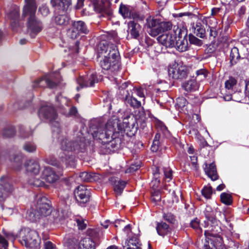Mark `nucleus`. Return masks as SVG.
I'll return each instance as SVG.
<instances>
[{"instance_id":"49","label":"nucleus","mask_w":249,"mask_h":249,"mask_svg":"<svg viewBox=\"0 0 249 249\" xmlns=\"http://www.w3.org/2000/svg\"><path fill=\"white\" fill-rule=\"evenodd\" d=\"M212 188L211 186H206L201 190L202 196L206 199H210L212 195Z\"/></svg>"},{"instance_id":"25","label":"nucleus","mask_w":249,"mask_h":249,"mask_svg":"<svg viewBox=\"0 0 249 249\" xmlns=\"http://www.w3.org/2000/svg\"><path fill=\"white\" fill-rule=\"evenodd\" d=\"M204 170L205 174L213 180L214 181L218 179V176L217 173L216 168L214 163L212 162L204 164Z\"/></svg>"},{"instance_id":"36","label":"nucleus","mask_w":249,"mask_h":249,"mask_svg":"<svg viewBox=\"0 0 249 249\" xmlns=\"http://www.w3.org/2000/svg\"><path fill=\"white\" fill-rule=\"evenodd\" d=\"M16 134L15 128L12 125H7L2 130V135L4 138L13 137Z\"/></svg>"},{"instance_id":"61","label":"nucleus","mask_w":249,"mask_h":249,"mask_svg":"<svg viewBox=\"0 0 249 249\" xmlns=\"http://www.w3.org/2000/svg\"><path fill=\"white\" fill-rule=\"evenodd\" d=\"M43 249H56L55 245L50 241H45L44 242Z\"/></svg>"},{"instance_id":"19","label":"nucleus","mask_w":249,"mask_h":249,"mask_svg":"<svg viewBox=\"0 0 249 249\" xmlns=\"http://www.w3.org/2000/svg\"><path fill=\"white\" fill-rule=\"evenodd\" d=\"M41 177L42 179L50 183L55 182L59 179V176L52 168L49 166L44 167Z\"/></svg>"},{"instance_id":"55","label":"nucleus","mask_w":249,"mask_h":249,"mask_svg":"<svg viewBox=\"0 0 249 249\" xmlns=\"http://www.w3.org/2000/svg\"><path fill=\"white\" fill-rule=\"evenodd\" d=\"M231 235L232 232L231 231H228L226 234V237L227 238V240L229 241V246L231 247H234L237 249L239 246V244L238 242H235L233 241V240L231 238Z\"/></svg>"},{"instance_id":"45","label":"nucleus","mask_w":249,"mask_h":249,"mask_svg":"<svg viewBox=\"0 0 249 249\" xmlns=\"http://www.w3.org/2000/svg\"><path fill=\"white\" fill-rule=\"evenodd\" d=\"M160 169L158 167H156L153 169V178L152 180V183H153V185L156 187H158L160 182Z\"/></svg>"},{"instance_id":"3","label":"nucleus","mask_w":249,"mask_h":249,"mask_svg":"<svg viewBox=\"0 0 249 249\" xmlns=\"http://www.w3.org/2000/svg\"><path fill=\"white\" fill-rule=\"evenodd\" d=\"M27 218L31 222L39 221L44 226L55 225L60 221L57 211H52L50 201L44 196H37L35 209L27 213Z\"/></svg>"},{"instance_id":"52","label":"nucleus","mask_w":249,"mask_h":249,"mask_svg":"<svg viewBox=\"0 0 249 249\" xmlns=\"http://www.w3.org/2000/svg\"><path fill=\"white\" fill-rule=\"evenodd\" d=\"M207 71L205 69H200L196 71V79L201 81L205 79L207 76Z\"/></svg>"},{"instance_id":"20","label":"nucleus","mask_w":249,"mask_h":249,"mask_svg":"<svg viewBox=\"0 0 249 249\" xmlns=\"http://www.w3.org/2000/svg\"><path fill=\"white\" fill-rule=\"evenodd\" d=\"M51 2L54 7V12L65 13L71 4V0H51Z\"/></svg>"},{"instance_id":"48","label":"nucleus","mask_w":249,"mask_h":249,"mask_svg":"<svg viewBox=\"0 0 249 249\" xmlns=\"http://www.w3.org/2000/svg\"><path fill=\"white\" fill-rule=\"evenodd\" d=\"M188 104L187 100L183 97H178L176 100V106L178 109L183 110V108Z\"/></svg>"},{"instance_id":"11","label":"nucleus","mask_w":249,"mask_h":249,"mask_svg":"<svg viewBox=\"0 0 249 249\" xmlns=\"http://www.w3.org/2000/svg\"><path fill=\"white\" fill-rule=\"evenodd\" d=\"M101 79L102 76L98 75L96 72L89 73L86 76H80L77 80L79 86L77 87L76 89L79 90L80 88L93 87Z\"/></svg>"},{"instance_id":"47","label":"nucleus","mask_w":249,"mask_h":249,"mask_svg":"<svg viewBox=\"0 0 249 249\" xmlns=\"http://www.w3.org/2000/svg\"><path fill=\"white\" fill-rule=\"evenodd\" d=\"M28 183L35 187H42L45 185V183L39 178H32L28 180Z\"/></svg>"},{"instance_id":"39","label":"nucleus","mask_w":249,"mask_h":249,"mask_svg":"<svg viewBox=\"0 0 249 249\" xmlns=\"http://www.w3.org/2000/svg\"><path fill=\"white\" fill-rule=\"evenodd\" d=\"M160 134L157 133L154 137L151 149L153 152H157L160 149L161 144L160 142Z\"/></svg>"},{"instance_id":"1","label":"nucleus","mask_w":249,"mask_h":249,"mask_svg":"<svg viewBox=\"0 0 249 249\" xmlns=\"http://www.w3.org/2000/svg\"><path fill=\"white\" fill-rule=\"evenodd\" d=\"M38 115L41 120L51 124L53 137L60 142L63 151L59 155L60 161L53 156L46 157L44 161L60 169L65 167H74L75 157L82 158L87 153L88 147L91 143L88 138V136H85L81 131H79L76 134L75 140L69 141L61 130L54 108L49 103L41 104Z\"/></svg>"},{"instance_id":"16","label":"nucleus","mask_w":249,"mask_h":249,"mask_svg":"<svg viewBox=\"0 0 249 249\" xmlns=\"http://www.w3.org/2000/svg\"><path fill=\"white\" fill-rule=\"evenodd\" d=\"M0 203L3 202L13 191V187L7 181L6 178H0Z\"/></svg>"},{"instance_id":"50","label":"nucleus","mask_w":249,"mask_h":249,"mask_svg":"<svg viewBox=\"0 0 249 249\" xmlns=\"http://www.w3.org/2000/svg\"><path fill=\"white\" fill-rule=\"evenodd\" d=\"M148 34L153 37H155L161 33L160 24L151 28L147 29Z\"/></svg>"},{"instance_id":"34","label":"nucleus","mask_w":249,"mask_h":249,"mask_svg":"<svg viewBox=\"0 0 249 249\" xmlns=\"http://www.w3.org/2000/svg\"><path fill=\"white\" fill-rule=\"evenodd\" d=\"M182 87L186 91L191 92L197 89L198 86L196 80L191 79L184 82Z\"/></svg>"},{"instance_id":"10","label":"nucleus","mask_w":249,"mask_h":249,"mask_svg":"<svg viewBox=\"0 0 249 249\" xmlns=\"http://www.w3.org/2000/svg\"><path fill=\"white\" fill-rule=\"evenodd\" d=\"M168 74L174 79H183L187 76L188 69L185 65L175 63L168 68Z\"/></svg>"},{"instance_id":"63","label":"nucleus","mask_w":249,"mask_h":249,"mask_svg":"<svg viewBox=\"0 0 249 249\" xmlns=\"http://www.w3.org/2000/svg\"><path fill=\"white\" fill-rule=\"evenodd\" d=\"M3 233L8 240L14 241L16 238V235L12 232H7L3 230Z\"/></svg>"},{"instance_id":"38","label":"nucleus","mask_w":249,"mask_h":249,"mask_svg":"<svg viewBox=\"0 0 249 249\" xmlns=\"http://www.w3.org/2000/svg\"><path fill=\"white\" fill-rule=\"evenodd\" d=\"M19 136L20 137L26 139L32 136L33 134V131L30 129L25 128L23 125L19 126Z\"/></svg>"},{"instance_id":"53","label":"nucleus","mask_w":249,"mask_h":249,"mask_svg":"<svg viewBox=\"0 0 249 249\" xmlns=\"http://www.w3.org/2000/svg\"><path fill=\"white\" fill-rule=\"evenodd\" d=\"M161 33L170 30L172 28V24L171 22H160V23Z\"/></svg>"},{"instance_id":"13","label":"nucleus","mask_w":249,"mask_h":249,"mask_svg":"<svg viewBox=\"0 0 249 249\" xmlns=\"http://www.w3.org/2000/svg\"><path fill=\"white\" fill-rule=\"evenodd\" d=\"M225 87L229 93V94H227L223 97L225 101L233 100L236 94L241 92V89L237 87V80L233 77H230L225 81Z\"/></svg>"},{"instance_id":"27","label":"nucleus","mask_w":249,"mask_h":249,"mask_svg":"<svg viewBox=\"0 0 249 249\" xmlns=\"http://www.w3.org/2000/svg\"><path fill=\"white\" fill-rule=\"evenodd\" d=\"M126 92L127 94L124 97L125 104L127 106H130L134 108L140 107H141V102L135 97L131 96L128 92V91H126Z\"/></svg>"},{"instance_id":"42","label":"nucleus","mask_w":249,"mask_h":249,"mask_svg":"<svg viewBox=\"0 0 249 249\" xmlns=\"http://www.w3.org/2000/svg\"><path fill=\"white\" fill-rule=\"evenodd\" d=\"M119 12L124 18L130 17V10L129 7L126 5L121 4L120 6Z\"/></svg>"},{"instance_id":"59","label":"nucleus","mask_w":249,"mask_h":249,"mask_svg":"<svg viewBox=\"0 0 249 249\" xmlns=\"http://www.w3.org/2000/svg\"><path fill=\"white\" fill-rule=\"evenodd\" d=\"M8 243L7 240L0 234V249H7Z\"/></svg>"},{"instance_id":"15","label":"nucleus","mask_w":249,"mask_h":249,"mask_svg":"<svg viewBox=\"0 0 249 249\" xmlns=\"http://www.w3.org/2000/svg\"><path fill=\"white\" fill-rule=\"evenodd\" d=\"M74 194L76 200L82 205L89 200L90 190L84 185H79L74 190Z\"/></svg>"},{"instance_id":"60","label":"nucleus","mask_w":249,"mask_h":249,"mask_svg":"<svg viewBox=\"0 0 249 249\" xmlns=\"http://www.w3.org/2000/svg\"><path fill=\"white\" fill-rule=\"evenodd\" d=\"M38 11L43 16H46L49 13V10L45 5H42L39 8Z\"/></svg>"},{"instance_id":"54","label":"nucleus","mask_w":249,"mask_h":249,"mask_svg":"<svg viewBox=\"0 0 249 249\" xmlns=\"http://www.w3.org/2000/svg\"><path fill=\"white\" fill-rule=\"evenodd\" d=\"M189 41L190 43L196 46H200L202 44V41L192 34L189 35Z\"/></svg>"},{"instance_id":"24","label":"nucleus","mask_w":249,"mask_h":249,"mask_svg":"<svg viewBox=\"0 0 249 249\" xmlns=\"http://www.w3.org/2000/svg\"><path fill=\"white\" fill-rule=\"evenodd\" d=\"M109 180L113 185L116 194L120 196L126 185V182L115 177L110 178Z\"/></svg>"},{"instance_id":"30","label":"nucleus","mask_w":249,"mask_h":249,"mask_svg":"<svg viewBox=\"0 0 249 249\" xmlns=\"http://www.w3.org/2000/svg\"><path fill=\"white\" fill-rule=\"evenodd\" d=\"M194 148L192 146H190L187 149V152L188 154L192 155H190L189 158L191 161L192 168L196 171L198 168V165L197 163V157L196 155H193L194 153Z\"/></svg>"},{"instance_id":"58","label":"nucleus","mask_w":249,"mask_h":249,"mask_svg":"<svg viewBox=\"0 0 249 249\" xmlns=\"http://www.w3.org/2000/svg\"><path fill=\"white\" fill-rule=\"evenodd\" d=\"M193 14L190 12H184V13H180L178 14H175L174 15V17L175 18H183H183V20H186L189 19L190 16H192Z\"/></svg>"},{"instance_id":"22","label":"nucleus","mask_w":249,"mask_h":249,"mask_svg":"<svg viewBox=\"0 0 249 249\" xmlns=\"http://www.w3.org/2000/svg\"><path fill=\"white\" fill-rule=\"evenodd\" d=\"M127 27V32L131 37L134 39H138L142 31L141 26L137 22L132 20L128 22Z\"/></svg>"},{"instance_id":"18","label":"nucleus","mask_w":249,"mask_h":249,"mask_svg":"<svg viewBox=\"0 0 249 249\" xmlns=\"http://www.w3.org/2000/svg\"><path fill=\"white\" fill-rule=\"evenodd\" d=\"M25 170L28 174L31 176L38 175L40 171V165L36 159H31L24 164Z\"/></svg>"},{"instance_id":"57","label":"nucleus","mask_w":249,"mask_h":249,"mask_svg":"<svg viewBox=\"0 0 249 249\" xmlns=\"http://www.w3.org/2000/svg\"><path fill=\"white\" fill-rule=\"evenodd\" d=\"M163 218L165 220L170 223H174L175 221L174 215L171 213H164Z\"/></svg>"},{"instance_id":"51","label":"nucleus","mask_w":249,"mask_h":249,"mask_svg":"<svg viewBox=\"0 0 249 249\" xmlns=\"http://www.w3.org/2000/svg\"><path fill=\"white\" fill-rule=\"evenodd\" d=\"M162 171L164 174V178L168 182L170 181L172 179L173 171L169 167H163Z\"/></svg>"},{"instance_id":"40","label":"nucleus","mask_w":249,"mask_h":249,"mask_svg":"<svg viewBox=\"0 0 249 249\" xmlns=\"http://www.w3.org/2000/svg\"><path fill=\"white\" fill-rule=\"evenodd\" d=\"M62 114H64L66 117H76L78 115V111L75 107H71L69 111H67L66 109L62 108L60 110Z\"/></svg>"},{"instance_id":"28","label":"nucleus","mask_w":249,"mask_h":249,"mask_svg":"<svg viewBox=\"0 0 249 249\" xmlns=\"http://www.w3.org/2000/svg\"><path fill=\"white\" fill-rule=\"evenodd\" d=\"M95 243L89 238H85L78 243V249H95Z\"/></svg>"},{"instance_id":"21","label":"nucleus","mask_w":249,"mask_h":249,"mask_svg":"<svg viewBox=\"0 0 249 249\" xmlns=\"http://www.w3.org/2000/svg\"><path fill=\"white\" fill-rule=\"evenodd\" d=\"M19 8L15 6L11 11L7 14V18L10 20L11 26L13 30H15L18 24L19 18Z\"/></svg>"},{"instance_id":"17","label":"nucleus","mask_w":249,"mask_h":249,"mask_svg":"<svg viewBox=\"0 0 249 249\" xmlns=\"http://www.w3.org/2000/svg\"><path fill=\"white\" fill-rule=\"evenodd\" d=\"M107 2V5L103 4L102 0H92L89 4V6H91L93 9L99 13H105L107 16H110L112 12L109 7V0H106Z\"/></svg>"},{"instance_id":"26","label":"nucleus","mask_w":249,"mask_h":249,"mask_svg":"<svg viewBox=\"0 0 249 249\" xmlns=\"http://www.w3.org/2000/svg\"><path fill=\"white\" fill-rule=\"evenodd\" d=\"M192 31L196 36L204 38L205 36L206 30L204 26L200 22H196V23H191Z\"/></svg>"},{"instance_id":"46","label":"nucleus","mask_w":249,"mask_h":249,"mask_svg":"<svg viewBox=\"0 0 249 249\" xmlns=\"http://www.w3.org/2000/svg\"><path fill=\"white\" fill-rule=\"evenodd\" d=\"M221 202L227 205H230L232 203V199L231 195L227 193H222L220 195Z\"/></svg>"},{"instance_id":"56","label":"nucleus","mask_w":249,"mask_h":249,"mask_svg":"<svg viewBox=\"0 0 249 249\" xmlns=\"http://www.w3.org/2000/svg\"><path fill=\"white\" fill-rule=\"evenodd\" d=\"M159 131H160L165 137H169L170 136V132L167 127L162 123H160L158 124Z\"/></svg>"},{"instance_id":"43","label":"nucleus","mask_w":249,"mask_h":249,"mask_svg":"<svg viewBox=\"0 0 249 249\" xmlns=\"http://www.w3.org/2000/svg\"><path fill=\"white\" fill-rule=\"evenodd\" d=\"M23 149L28 153H34L36 149V145L33 142H26L23 145Z\"/></svg>"},{"instance_id":"31","label":"nucleus","mask_w":249,"mask_h":249,"mask_svg":"<svg viewBox=\"0 0 249 249\" xmlns=\"http://www.w3.org/2000/svg\"><path fill=\"white\" fill-rule=\"evenodd\" d=\"M79 178L81 181L85 182H92L96 180L97 176L95 173L83 172L79 175Z\"/></svg>"},{"instance_id":"2","label":"nucleus","mask_w":249,"mask_h":249,"mask_svg":"<svg viewBox=\"0 0 249 249\" xmlns=\"http://www.w3.org/2000/svg\"><path fill=\"white\" fill-rule=\"evenodd\" d=\"M130 117L127 115L122 121L118 117H114L109 119L105 124L100 119L91 120L88 131V135L91 136L93 139L103 144H109L116 147L115 142H120L118 137L119 134H125L128 137L134 136L137 131L138 125L135 120L129 119Z\"/></svg>"},{"instance_id":"14","label":"nucleus","mask_w":249,"mask_h":249,"mask_svg":"<svg viewBox=\"0 0 249 249\" xmlns=\"http://www.w3.org/2000/svg\"><path fill=\"white\" fill-rule=\"evenodd\" d=\"M174 26L172 30L167 34H163L157 37L159 43L164 46L166 48H173L176 45L175 39L177 38V33H175Z\"/></svg>"},{"instance_id":"8","label":"nucleus","mask_w":249,"mask_h":249,"mask_svg":"<svg viewBox=\"0 0 249 249\" xmlns=\"http://www.w3.org/2000/svg\"><path fill=\"white\" fill-rule=\"evenodd\" d=\"M175 30V33H177V38L175 39L176 45L174 47L179 52L186 51L188 46L186 28L184 26H177Z\"/></svg>"},{"instance_id":"23","label":"nucleus","mask_w":249,"mask_h":249,"mask_svg":"<svg viewBox=\"0 0 249 249\" xmlns=\"http://www.w3.org/2000/svg\"><path fill=\"white\" fill-rule=\"evenodd\" d=\"M242 50L239 51V49L236 47H233L231 51L230 59L231 65H235L240 59L246 57V55L242 53Z\"/></svg>"},{"instance_id":"7","label":"nucleus","mask_w":249,"mask_h":249,"mask_svg":"<svg viewBox=\"0 0 249 249\" xmlns=\"http://www.w3.org/2000/svg\"><path fill=\"white\" fill-rule=\"evenodd\" d=\"M20 234L21 236L20 243L22 245L31 249L39 248L41 239L36 231L26 228L22 230Z\"/></svg>"},{"instance_id":"44","label":"nucleus","mask_w":249,"mask_h":249,"mask_svg":"<svg viewBox=\"0 0 249 249\" xmlns=\"http://www.w3.org/2000/svg\"><path fill=\"white\" fill-rule=\"evenodd\" d=\"M190 226L198 233H202V230L200 227V220L198 218L196 217L192 219L190 221Z\"/></svg>"},{"instance_id":"4","label":"nucleus","mask_w":249,"mask_h":249,"mask_svg":"<svg viewBox=\"0 0 249 249\" xmlns=\"http://www.w3.org/2000/svg\"><path fill=\"white\" fill-rule=\"evenodd\" d=\"M98 53L102 57L100 64L103 70L108 74L115 75L121 67L120 56L117 46L112 44L105 45L100 43Z\"/></svg>"},{"instance_id":"33","label":"nucleus","mask_w":249,"mask_h":249,"mask_svg":"<svg viewBox=\"0 0 249 249\" xmlns=\"http://www.w3.org/2000/svg\"><path fill=\"white\" fill-rule=\"evenodd\" d=\"M156 230L159 235L164 236L169 231V226L165 222L157 223Z\"/></svg>"},{"instance_id":"41","label":"nucleus","mask_w":249,"mask_h":249,"mask_svg":"<svg viewBox=\"0 0 249 249\" xmlns=\"http://www.w3.org/2000/svg\"><path fill=\"white\" fill-rule=\"evenodd\" d=\"M22 156L21 155L16 156L13 160V167L16 170L20 171L22 167Z\"/></svg>"},{"instance_id":"37","label":"nucleus","mask_w":249,"mask_h":249,"mask_svg":"<svg viewBox=\"0 0 249 249\" xmlns=\"http://www.w3.org/2000/svg\"><path fill=\"white\" fill-rule=\"evenodd\" d=\"M160 20L159 19L154 18L153 17H149L146 20L145 27L146 30L150 29L160 24Z\"/></svg>"},{"instance_id":"62","label":"nucleus","mask_w":249,"mask_h":249,"mask_svg":"<svg viewBox=\"0 0 249 249\" xmlns=\"http://www.w3.org/2000/svg\"><path fill=\"white\" fill-rule=\"evenodd\" d=\"M141 165L140 163H135L132 164L129 168L127 170V172H133L140 168Z\"/></svg>"},{"instance_id":"6","label":"nucleus","mask_w":249,"mask_h":249,"mask_svg":"<svg viewBox=\"0 0 249 249\" xmlns=\"http://www.w3.org/2000/svg\"><path fill=\"white\" fill-rule=\"evenodd\" d=\"M204 213L207 219L204 222V227L209 228L204 232L205 236H216L221 229L218 225V221L215 218V211L211 206H206Z\"/></svg>"},{"instance_id":"12","label":"nucleus","mask_w":249,"mask_h":249,"mask_svg":"<svg viewBox=\"0 0 249 249\" xmlns=\"http://www.w3.org/2000/svg\"><path fill=\"white\" fill-rule=\"evenodd\" d=\"M58 82L54 78V74H47L35 81L33 83L32 88L33 89L38 87L53 88L57 86Z\"/></svg>"},{"instance_id":"64","label":"nucleus","mask_w":249,"mask_h":249,"mask_svg":"<svg viewBox=\"0 0 249 249\" xmlns=\"http://www.w3.org/2000/svg\"><path fill=\"white\" fill-rule=\"evenodd\" d=\"M223 9L221 7H214L211 10V15L216 16L219 13H222Z\"/></svg>"},{"instance_id":"9","label":"nucleus","mask_w":249,"mask_h":249,"mask_svg":"<svg viewBox=\"0 0 249 249\" xmlns=\"http://www.w3.org/2000/svg\"><path fill=\"white\" fill-rule=\"evenodd\" d=\"M89 32L86 24L82 20L72 21L71 26L67 31L68 36L72 39L77 38L81 34H88Z\"/></svg>"},{"instance_id":"29","label":"nucleus","mask_w":249,"mask_h":249,"mask_svg":"<svg viewBox=\"0 0 249 249\" xmlns=\"http://www.w3.org/2000/svg\"><path fill=\"white\" fill-rule=\"evenodd\" d=\"M55 14H57L55 16L54 20L55 22L59 25H66L68 24L69 20V17L65 13H58L57 11L55 13Z\"/></svg>"},{"instance_id":"5","label":"nucleus","mask_w":249,"mask_h":249,"mask_svg":"<svg viewBox=\"0 0 249 249\" xmlns=\"http://www.w3.org/2000/svg\"><path fill=\"white\" fill-rule=\"evenodd\" d=\"M26 5L23 9L22 17L25 18L27 15L29 17L27 22V27L31 37H35L42 29V22L35 16L37 6L35 0H25Z\"/></svg>"},{"instance_id":"35","label":"nucleus","mask_w":249,"mask_h":249,"mask_svg":"<svg viewBox=\"0 0 249 249\" xmlns=\"http://www.w3.org/2000/svg\"><path fill=\"white\" fill-rule=\"evenodd\" d=\"M64 240V244L68 249H76L77 248H78V240L76 238L65 237Z\"/></svg>"},{"instance_id":"32","label":"nucleus","mask_w":249,"mask_h":249,"mask_svg":"<svg viewBox=\"0 0 249 249\" xmlns=\"http://www.w3.org/2000/svg\"><path fill=\"white\" fill-rule=\"evenodd\" d=\"M125 246H141L138 235L136 234L131 233V235H129L126 240Z\"/></svg>"}]
</instances>
